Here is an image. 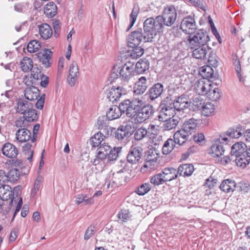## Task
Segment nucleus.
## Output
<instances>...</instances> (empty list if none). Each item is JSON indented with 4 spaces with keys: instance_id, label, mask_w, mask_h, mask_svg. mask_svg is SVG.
Masks as SVG:
<instances>
[{
    "instance_id": "1",
    "label": "nucleus",
    "mask_w": 250,
    "mask_h": 250,
    "mask_svg": "<svg viewBox=\"0 0 250 250\" xmlns=\"http://www.w3.org/2000/svg\"><path fill=\"white\" fill-rule=\"evenodd\" d=\"M172 11V7L165 8L163 12V16H158L155 19L147 18L144 22V32L142 29L132 32L127 39V42L129 47H136L139 46L143 42H152L153 39L157 33L163 32L165 25L170 26L172 25V16L167 17Z\"/></svg>"
},
{
    "instance_id": "2",
    "label": "nucleus",
    "mask_w": 250,
    "mask_h": 250,
    "mask_svg": "<svg viewBox=\"0 0 250 250\" xmlns=\"http://www.w3.org/2000/svg\"><path fill=\"white\" fill-rule=\"evenodd\" d=\"M172 97L170 95L162 101L160 105L161 111L157 116L160 122L164 123L162 127L164 130L172 129Z\"/></svg>"
},
{
    "instance_id": "3",
    "label": "nucleus",
    "mask_w": 250,
    "mask_h": 250,
    "mask_svg": "<svg viewBox=\"0 0 250 250\" xmlns=\"http://www.w3.org/2000/svg\"><path fill=\"white\" fill-rule=\"evenodd\" d=\"M143 104L141 100H135L130 102L129 100H124L121 103L122 112L128 117L135 118L137 121L138 114L140 110V104Z\"/></svg>"
},
{
    "instance_id": "4",
    "label": "nucleus",
    "mask_w": 250,
    "mask_h": 250,
    "mask_svg": "<svg viewBox=\"0 0 250 250\" xmlns=\"http://www.w3.org/2000/svg\"><path fill=\"white\" fill-rule=\"evenodd\" d=\"M117 71L121 81L128 82L135 75L134 64L130 62H127L120 66H118Z\"/></svg>"
},
{
    "instance_id": "5",
    "label": "nucleus",
    "mask_w": 250,
    "mask_h": 250,
    "mask_svg": "<svg viewBox=\"0 0 250 250\" xmlns=\"http://www.w3.org/2000/svg\"><path fill=\"white\" fill-rule=\"evenodd\" d=\"M174 49L175 55L178 54V56L175 57V60H173V75L177 77L178 76L180 77L184 74V69L183 68L184 62V55L181 52V50H177Z\"/></svg>"
},
{
    "instance_id": "6",
    "label": "nucleus",
    "mask_w": 250,
    "mask_h": 250,
    "mask_svg": "<svg viewBox=\"0 0 250 250\" xmlns=\"http://www.w3.org/2000/svg\"><path fill=\"white\" fill-rule=\"evenodd\" d=\"M188 41L190 45L196 46H205L209 40V36L206 31L200 30L192 38L188 37Z\"/></svg>"
},
{
    "instance_id": "7",
    "label": "nucleus",
    "mask_w": 250,
    "mask_h": 250,
    "mask_svg": "<svg viewBox=\"0 0 250 250\" xmlns=\"http://www.w3.org/2000/svg\"><path fill=\"white\" fill-rule=\"evenodd\" d=\"M211 53V48L208 46H201L193 50L192 56L196 59L207 60L208 62H211L213 61V57Z\"/></svg>"
},
{
    "instance_id": "8",
    "label": "nucleus",
    "mask_w": 250,
    "mask_h": 250,
    "mask_svg": "<svg viewBox=\"0 0 250 250\" xmlns=\"http://www.w3.org/2000/svg\"><path fill=\"white\" fill-rule=\"evenodd\" d=\"M213 87L208 80L202 78L198 80L194 85V90L198 95L206 96Z\"/></svg>"
},
{
    "instance_id": "9",
    "label": "nucleus",
    "mask_w": 250,
    "mask_h": 250,
    "mask_svg": "<svg viewBox=\"0 0 250 250\" xmlns=\"http://www.w3.org/2000/svg\"><path fill=\"white\" fill-rule=\"evenodd\" d=\"M180 25L183 32L189 35L194 33L197 29L194 19L190 16L184 18Z\"/></svg>"
},
{
    "instance_id": "10",
    "label": "nucleus",
    "mask_w": 250,
    "mask_h": 250,
    "mask_svg": "<svg viewBox=\"0 0 250 250\" xmlns=\"http://www.w3.org/2000/svg\"><path fill=\"white\" fill-rule=\"evenodd\" d=\"M133 130L130 125H121L117 129L113 130L112 133L115 139L118 141H123L129 137L132 134Z\"/></svg>"
},
{
    "instance_id": "11",
    "label": "nucleus",
    "mask_w": 250,
    "mask_h": 250,
    "mask_svg": "<svg viewBox=\"0 0 250 250\" xmlns=\"http://www.w3.org/2000/svg\"><path fill=\"white\" fill-rule=\"evenodd\" d=\"M142 105L140 104L137 117V122L140 123L148 119L154 112V109L152 105L148 104L142 107Z\"/></svg>"
},
{
    "instance_id": "12",
    "label": "nucleus",
    "mask_w": 250,
    "mask_h": 250,
    "mask_svg": "<svg viewBox=\"0 0 250 250\" xmlns=\"http://www.w3.org/2000/svg\"><path fill=\"white\" fill-rule=\"evenodd\" d=\"M52 53V52L49 49H45L38 52L37 56L42 65L48 68L50 66L51 64V59Z\"/></svg>"
},
{
    "instance_id": "13",
    "label": "nucleus",
    "mask_w": 250,
    "mask_h": 250,
    "mask_svg": "<svg viewBox=\"0 0 250 250\" xmlns=\"http://www.w3.org/2000/svg\"><path fill=\"white\" fill-rule=\"evenodd\" d=\"M0 197L7 204H8L9 201L12 200L13 201L14 192L12 191V188L8 185H2L0 187Z\"/></svg>"
},
{
    "instance_id": "14",
    "label": "nucleus",
    "mask_w": 250,
    "mask_h": 250,
    "mask_svg": "<svg viewBox=\"0 0 250 250\" xmlns=\"http://www.w3.org/2000/svg\"><path fill=\"white\" fill-rule=\"evenodd\" d=\"M16 139L20 143H25L32 140V133L28 128L18 129L16 132Z\"/></svg>"
},
{
    "instance_id": "15",
    "label": "nucleus",
    "mask_w": 250,
    "mask_h": 250,
    "mask_svg": "<svg viewBox=\"0 0 250 250\" xmlns=\"http://www.w3.org/2000/svg\"><path fill=\"white\" fill-rule=\"evenodd\" d=\"M164 91L163 85L159 83L153 84L148 90L147 94L151 101H154L160 97Z\"/></svg>"
},
{
    "instance_id": "16",
    "label": "nucleus",
    "mask_w": 250,
    "mask_h": 250,
    "mask_svg": "<svg viewBox=\"0 0 250 250\" xmlns=\"http://www.w3.org/2000/svg\"><path fill=\"white\" fill-rule=\"evenodd\" d=\"M147 86L148 83L146 78L142 76L135 83L133 92L136 95H142L146 91Z\"/></svg>"
},
{
    "instance_id": "17",
    "label": "nucleus",
    "mask_w": 250,
    "mask_h": 250,
    "mask_svg": "<svg viewBox=\"0 0 250 250\" xmlns=\"http://www.w3.org/2000/svg\"><path fill=\"white\" fill-rule=\"evenodd\" d=\"M107 118L106 116H102L98 118L97 124L99 126V129L105 134V135H112L113 130H115V128L110 127L107 125L106 121Z\"/></svg>"
},
{
    "instance_id": "18",
    "label": "nucleus",
    "mask_w": 250,
    "mask_h": 250,
    "mask_svg": "<svg viewBox=\"0 0 250 250\" xmlns=\"http://www.w3.org/2000/svg\"><path fill=\"white\" fill-rule=\"evenodd\" d=\"M2 152L4 156L8 158H14L17 156L18 150L13 144L6 143L2 147Z\"/></svg>"
},
{
    "instance_id": "19",
    "label": "nucleus",
    "mask_w": 250,
    "mask_h": 250,
    "mask_svg": "<svg viewBox=\"0 0 250 250\" xmlns=\"http://www.w3.org/2000/svg\"><path fill=\"white\" fill-rule=\"evenodd\" d=\"M121 103L119 106L112 105L107 111L106 116L108 121L118 119L123 114Z\"/></svg>"
},
{
    "instance_id": "20",
    "label": "nucleus",
    "mask_w": 250,
    "mask_h": 250,
    "mask_svg": "<svg viewBox=\"0 0 250 250\" xmlns=\"http://www.w3.org/2000/svg\"><path fill=\"white\" fill-rule=\"evenodd\" d=\"M125 91L124 89L120 86L117 87H112L109 91L107 95V98L108 100L113 103L117 102L123 92Z\"/></svg>"
},
{
    "instance_id": "21",
    "label": "nucleus",
    "mask_w": 250,
    "mask_h": 250,
    "mask_svg": "<svg viewBox=\"0 0 250 250\" xmlns=\"http://www.w3.org/2000/svg\"><path fill=\"white\" fill-rule=\"evenodd\" d=\"M33 106L34 105L32 103L20 99L17 102L16 111L24 116V114Z\"/></svg>"
},
{
    "instance_id": "22",
    "label": "nucleus",
    "mask_w": 250,
    "mask_h": 250,
    "mask_svg": "<svg viewBox=\"0 0 250 250\" xmlns=\"http://www.w3.org/2000/svg\"><path fill=\"white\" fill-rule=\"evenodd\" d=\"M142 156V152L138 147L131 148L127 156V161L132 164H136L139 161Z\"/></svg>"
},
{
    "instance_id": "23",
    "label": "nucleus",
    "mask_w": 250,
    "mask_h": 250,
    "mask_svg": "<svg viewBox=\"0 0 250 250\" xmlns=\"http://www.w3.org/2000/svg\"><path fill=\"white\" fill-rule=\"evenodd\" d=\"M182 30L181 28L177 27H173V36L175 39H173V41L176 40L177 45L175 44L174 48L177 50H181L183 47L182 42L184 41L183 39L181 38L182 35Z\"/></svg>"
},
{
    "instance_id": "24",
    "label": "nucleus",
    "mask_w": 250,
    "mask_h": 250,
    "mask_svg": "<svg viewBox=\"0 0 250 250\" xmlns=\"http://www.w3.org/2000/svg\"><path fill=\"white\" fill-rule=\"evenodd\" d=\"M39 89L34 86L27 87L24 90V96L29 101H34L40 96Z\"/></svg>"
},
{
    "instance_id": "25",
    "label": "nucleus",
    "mask_w": 250,
    "mask_h": 250,
    "mask_svg": "<svg viewBox=\"0 0 250 250\" xmlns=\"http://www.w3.org/2000/svg\"><path fill=\"white\" fill-rule=\"evenodd\" d=\"M194 170V168L192 164H182L178 167L177 173L184 177L189 176L192 174Z\"/></svg>"
},
{
    "instance_id": "26",
    "label": "nucleus",
    "mask_w": 250,
    "mask_h": 250,
    "mask_svg": "<svg viewBox=\"0 0 250 250\" xmlns=\"http://www.w3.org/2000/svg\"><path fill=\"white\" fill-rule=\"evenodd\" d=\"M173 106L175 110L180 111L185 108L188 107V102L187 98L184 95L178 97L173 102Z\"/></svg>"
},
{
    "instance_id": "27",
    "label": "nucleus",
    "mask_w": 250,
    "mask_h": 250,
    "mask_svg": "<svg viewBox=\"0 0 250 250\" xmlns=\"http://www.w3.org/2000/svg\"><path fill=\"white\" fill-rule=\"evenodd\" d=\"M244 128L240 125L229 128L226 132V135L231 138H238L244 135Z\"/></svg>"
},
{
    "instance_id": "28",
    "label": "nucleus",
    "mask_w": 250,
    "mask_h": 250,
    "mask_svg": "<svg viewBox=\"0 0 250 250\" xmlns=\"http://www.w3.org/2000/svg\"><path fill=\"white\" fill-rule=\"evenodd\" d=\"M149 68V62L146 59H141L136 63L135 66V71L138 74L144 73Z\"/></svg>"
},
{
    "instance_id": "29",
    "label": "nucleus",
    "mask_w": 250,
    "mask_h": 250,
    "mask_svg": "<svg viewBox=\"0 0 250 250\" xmlns=\"http://www.w3.org/2000/svg\"><path fill=\"white\" fill-rule=\"evenodd\" d=\"M247 146L242 142H238L233 145L231 149V153L235 157L239 154H243L246 153Z\"/></svg>"
},
{
    "instance_id": "30",
    "label": "nucleus",
    "mask_w": 250,
    "mask_h": 250,
    "mask_svg": "<svg viewBox=\"0 0 250 250\" xmlns=\"http://www.w3.org/2000/svg\"><path fill=\"white\" fill-rule=\"evenodd\" d=\"M232 59L233 62V64L234 65L235 69L237 73V75L239 82L240 83H242L244 85L248 86L247 84L245 83V81L244 78L242 77L241 74L240 73L241 65L238 57L235 53H233L232 54Z\"/></svg>"
},
{
    "instance_id": "31",
    "label": "nucleus",
    "mask_w": 250,
    "mask_h": 250,
    "mask_svg": "<svg viewBox=\"0 0 250 250\" xmlns=\"http://www.w3.org/2000/svg\"><path fill=\"white\" fill-rule=\"evenodd\" d=\"M188 133L183 129L176 131L173 136L174 143L181 145L186 142Z\"/></svg>"
},
{
    "instance_id": "32",
    "label": "nucleus",
    "mask_w": 250,
    "mask_h": 250,
    "mask_svg": "<svg viewBox=\"0 0 250 250\" xmlns=\"http://www.w3.org/2000/svg\"><path fill=\"white\" fill-rule=\"evenodd\" d=\"M39 34L45 40L48 39L52 35L51 27L47 23H43L39 26Z\"/></svg>"
},
{
    "instance_id": "33",
    "label": "nucleus",
    "mask_w": 250,
    "mask_h": 250,
    "mask_svg": "<svg viewBox=\"0 0 250 250\" xmlns=\"http://www.w3.org/2000/svg\"><path fill=\"white\" fill-rule=\"evenodd\" d=\"M235 182L229 179L223 181L220 186V189L225 192H230L233 191L235 188Z\"/></svg>"
},
{
    "instance_id": "34",
    "label": "nucleus",
    "mask_w": 250,
    "mask_h": 250,
    "mask_svg": "<svg viewBox=\"0 0 250 250\" xmlns=\"http://www.w3.org/2000/svg\"><path fill=\"white\" fill-rule=\"evenodd\" d=\"M57 7L56 4L52 1L47 3L44 7V13L48 18H52L57 14Z\"/></svg>"
},
{
    "instance_id": "35",
    "label": "nucleus",
    "mask_w": 250,
    "mask_h": 250,
    "mask_svg": "<svg viewBox=\"0 0 250 250\" xmlns=\"http://www.w3.org/2000/svg\"><path fill=\"white\" fill-rule=\"evenodd\" d=\"M164 48L166 50V53L164 58V67L167 69L170 70L172 64V60L171 59L172 49L169 48L168 45L166 44L164 45Z\"/></svg>"
},
{
    "instance_id": "36",
    "label": "nucleus",
    "mask_w": 250,
    "mask_h": 250,
    "mask_svg": "<svg viewBox=\"0 0 250 250\" xmlns=\"http://www.w3.org/2000/svg\"><path fill=\"white\" fill-rule=\"evenodd\" d=\"M224 152L223 146L221 144L216 143L210 147L209 153L213 157H218L222 156Z\"/></svg>"
},
{
    "instance_id": "37",
    "label": "nucleus",
    "mask_w": 250,
    "mask_h": 250,
    "mask_svg": "<svg viewBox=\"0 0 250 250\" xmlns=\"http://www.w3.org/2000/svg\"><path fill=\"white\" fill-rule=\"evenodd\" d=\"M235 157V161L238 167L244 168L250 164V158L246 154V152Z\"/></svg>"
},
{
    "instance_id": "38",
    "label": "nucleus",
    "mask_w": 250,
    "mask_h": 250,
    "mask_svg": "<svg viewBox=\"0 0 250 250\" xmlns=\"http://www.w3.org/2000/svg\"><path fill=\"white\" fill-rule=\"evenodd\" d=\"M197 121L193 118H191L186 121L183 125V129L187 132V133L191 134L196 130L197 126Z\"/></svg>"
},
{
    "instance_id": "39",
    "label": "nucleus",
    "mask_w": 250,
    "mask_h": 250,
    "mask_svg": "<svg viewBox=\"0 0 250 250\" xmlns=\"http://www.w3.org/2000/svg\"><path fill=\"white\" fill-rule=\"evenodd\" d=\"M106 135H104V133L99 131L91 137L90 140V143L92 147H96L101 145L104 137Z\"/></svg>"
},
{
    "instance_id": "40",
    "label": "nucleus",
    "mask_w": 250,
    "mask_h": 250,
    "mask_svg": "<svg viewBox=\"0 0 250 250\" xmlns=\"http://www.w3.org/2000/svg\"><path fill=\"white\" fill-rule=\"evenodd\" d=\"M132 49L127 51V55L130 56L132 59H137L142 56L144 53V49L141 46L136 47H130Z\"/></svg>"
},
{
    "instance_id": "41",
    "label": "nucleus",
    "mask_w": 250,
    "mask_h": 250,
    "mask_svg": "<svg viewBox=\"0 0 250 250\" xmlns=\"http://www.w3.org/2000/svg\"><path fill=\"white\" fill-rule=\"evenodd\" d=\"M201 109L202 114L205 116H209L214 114L215 110L214 104L210 102L204 103Z\"/></svg>"
},
{
    "instance_id": "42",
    "label": "nucleus",
    "mask_w": 250,
    "mask_h": 250,
    "mask_svg": "<svg viewBox=\"0 0 250 250\" xmlns=\"http://www.w3.org/2000/svg\"><path fill=\"white\" fill-rule=\"evenodd\" d=\"M6 176L7 182L15 183L19 179L20 172L17 168H12L9 171Z\"/></svg>"
},
{
    "instance_id": "43",
    "label": "nucleus",
    "mask_w": 250,
    "mask_h": 250,
    "mask_svg": "<svg viewBox=\"0 0 250 250\" xmlns=\"http://www.w3.org/2000/svg\"><path fill=\"white\" fill-rule=\"evenodd\" d=\"M122 148L121 147H114L112 148L110 146V150L108 152V161L110 162L116 160L118 157L120 153H121Z\"/></svg>"
},
{
    "instance_id": "44",
    "label": "nucleus",
    "mask_w": 250,
    "mask_h": 250,
    "mask_svg": "<svg viewBox=\"0 0 250 250\" xmlns=\"http://www.w3.org/2000/svg\"><path fill=\"white\" fill-rule=\"evenodd\" d=\"M24 118L27 119V121L30 122H34L38 120L39 115L37 111L34 109L33 107H32L24 114Z\"/></svg>"
},
{
    "instance_id": "45",
    "label": "nucleus",
    "mask_w": 250,
    "mask_h": 250,
    "mask_svg": "<svg viewBox=\"0 0 250 250\" xmlns=\"http://www.w3.org/2000/svg\"><path fill=\"white\" fill-rule=\"evenodd\" d=\"M22 70L24 72H28L31 70L33 67L32 59L28 57H24L21 62Z\"/></svg>"
},
{
    "instance_id": "46",
    "label": "nucleus",
    "mask_w": 250,
    "mask_h": 250,
    "mask_svg": "<svg viewBox=\"0 0 250 250\" xmlns=\"http://www.w3.org/2000/svg\"><path fill=\"white\" fill-rule=\"evenodd\" d=\"M26 143L22 146V151L26 155L27 159L29 161H31L34 153V150L32 148L33 146L28 142Z\"/></svg>"
},
{
    "instance_id": "47",
    "label": "nucleus",
    "mask_w": 250,
    "mask_h": 250,
    "mask_svg": "<svg viewBox=\"0 0 250 250\" xmlns=\"http://www.w3.org/2000/svg\"><path fill=\"white\" fill-rule=\"evenodd\" d=\"M139 12V8L138 6H134L132 10V12L130 15V23L128 25L126 31H128L133 26L135 23L137 17Z\"/></svg>"
},
{
    "instance_id": "48",
    "label": "nucleus",
    "mask_w": 250,
    "mask_h": 250,
    "mask_svg": "<svg viewBox=\"0 0 250 250\" xmlns=\"http://www.w3.org/2000/svg\"><path fill=\"white\" fill-rule=\"evenodd\" d=\"M200 74L205 79L208 80L213 77V69L209 66H204L201 68Z\"/></svg>"
},
{
    "instance_id": "49",
    "label": "nucleus",
    "mask_w": 250,
    "mask_h": 250,
    "mask_svg": "<svg viewBox=\"0 0 250 250\" xmlns=\"http://www.w3.org/2000/svg\"><path fill=\"white\" fill-rule=\"evenodd\" d=\"M160 173L163 179H164V183L169 186L167 182L172 181V168L166 167Z\"/></svg>"
},
{
    "instance_id": "50",
    "label": "nucleus",
    "mask_w": 250,
    "mask_h": 250,
    "mask_svg": "<svg viewBox=\"0 0 250 250\" xmlns=\"http://www.w3.org/2000/svg\"><path fill=\"white\" fill-rule=\"evenodd\" d=\"M208 93L206 96L211 101H216L221 97L220 89L217 87L212 88Z\"/></svg>"
},
{
    "instance_id": "51",
    "label": "nucleus",
    "mask_w": 250,
    "mask_h": 250,
    "mask_svg": "<svg viewBox=\"0 0 250 250\" xmlns=\"http://www.w3.org/2000/svg\"><path fill=\"white\" fill-rule=\"evenodd\" d=\"M41 47V43L38 40L30 41L27 45V51L30 53H34L37 51Z\"/></svg>"
},
{
    "instance_id": "52",
    "label": "nucleus",
    "mask_w": 250,
    "mask_h": 250,
    "mask_svg": "<svg viewBox=\"0 0 250 250\" xmlns=\"http://www.w3.org/2000/svg\"><path fill=\"white\" fill-rule=\"evenodd\" d=\"M173 8L174 9L175 12L174 21L176 20H178L179 21V20L182 19L187 13L182 4L180 5L177 6L176 8L173 6Z\"/></svg>"
},
{
    "instance_id": "53",
    "label": "nucleus",
    "mask_w": 250,
    "mask_h": 250,
    "mask_svg": "<svg viewBox=\"0 0 250 250\" xmlns=\"http://www.w3.org/2000/svg\"><path fill=\"white\" fill-rule=\"evenodd\" d=\"M29 123L30 122L27 121V119L24 118V116H23L22 117L18 118L15 121V126L19 129L22 128H28L30 125Z\"/></svg>"
},
{
    "instance_id": "54",
    "label": "nucleus",
    "mask_w": 250,
    "mask_h": 250,
    "mask_svg": "<svg viewBox=\"0 0 250 250\" xmlns=\"http://www.w3.org/2000/svg\"><path fill=\"white\" fill-rule=\"evenodd\" d=\"M145 137H147V131L146 128L141 127L135 131L134 138L135 140H141Z\"/></svg>"
},
{
    "instance_id": "55",
    "label": "nucleus",
    "mask_w": 250,
    "mask_h": 250,
    "mask_svg": "<svg viewBox=\"0 0 250 250\" xmlns=\"http://www.w3.org/2000/svg\"><path fill=\"white\" fill-rule=\"evenodd\" d=\"M151 189V186L149 183H144L141 185L135 192L139 195L143 196L147 193Z\"/></svg>"
},
{
    "instance_id": "56",
    "label": "nucleus",
    "mask_w": 250,
    "mask_h": 250,
    "mask_svg": "<svg viewBox=\"0 0 250 250\" xmlns=\"http://www.w3.org/2000/svg\"><path fill=\"white\" fill-rule=\"evenodd\" d=\"M147 137L150 139H155L158 134L159 129L155 125H150L146 130Z\"/></svg>"
},
{
    "instance_id": "57",
    "label": "nucleus",
    "mask_w": 250,
    "mask_h": 250,
    "mask_svg": "<svg viewBox=\"0 0 250 250\" xmlns=\"http://www.w3.org/2000/svg\"><path fill=\"white\" fill-rule=\"evenodd\" d=\"M13 204V200H11L9 201V203L8 204H7L5 202H4L1 198L0 197V210H1L3 212L4 214H7L9 211L10 210L11 207Z\"/></svg>"
},
{
    "instance_id": "58",
    "label": "nucleus",
    "mask_w": 250,
    "mask_h": 250,
    "mask_svg": "<svg viewBox=\"0 0 250 250\" xmlns=\"http://www.w3.org/2000/svg\"><path fill=\"white\" fill-rule=\"evenodd\" d=\"M150 183L154 186H159L164 184V179L161 176L160 173H157L151 177L150 180Z\"/></svg>"
},
{
    "instance_id": "59",
    "label": "nucleus",
    "mask_w": 250,
    "mask_h": 250,
    "mask_svg": "<svg viewBox=\"0 0 250 250\" xmlns=\"http://www.w3.org/2000/svg\"><path fill=\"white\" fill-rule=\"evenodd\" d=\"M170 142H172L171 138H169L164 143L162 147V153L163 154L167 155L172 151V147L170 146Z\"/></svg>"
},
{
    "instance_id": "60",
    "label": "nucleus",
    "mask_w": 250,
    "mask_h": 250,
    "mask_svg": "<svg viewBox=\"0 0 250 250\" xmlns=\"http://www.w3.org/2000/svg\"><path fill=\"white\" fill-rule=\"evenodd\" d=\"M78 74V66L76 63L73 62L70 66L69 76L77 77Z\"/></svg>"
},
{
    "instance_id": "61",
    "label": "nucleus",
    "mask_w": 250,
    "mask_h": 250,
    "mask_svg": "<svg viewBox=\"0 0 250 250\" xmlns=\"http://www.w3.org/2000/svg\"><path fill=\"white\" fill-rule=\"evenodd\" d=\"M192 101L193 105L199 109H201V108L202 107V105L205 103L203 99H202L199 96L193 97Z\"/></svg>"
},
{
    "instance_id": "62",
    "label": "nucleus",
    "mask_w": 250,
    "mask_h": 250,
    "mask_svg": "<svg viewBox=\"0 0 250 250\" xmlns=\"http://www.w3.org/2000/svg\"><path fill=\"white\" fill-rule=\"evenodd\" d=\"M118 218L123 222L126 221L130 218L128 210H121L118 213Z\"/></svg>"
},
{
    "instance_id": "63",
    "label": "nucleus",
    "mask_w": 250,
    "mask_h": 250,
    "mask_svg": "<svg viewBox=\"0 0 250 250\" xmlns=\"http://www.w3.org/2000/svg\"><path fill=\"white\" fill-rule=\"evenodd\" d=\"M117 68L118 65H116L113 66L112 69V71L110 73L109 78V80L110 81V82H112L117 78H119V74L117 71Z\"/></svg>"
},
{
    "instance_id": "64",
    "label": "nucleus",
    "mask_w": 250,
    "mask_h": 250,
    "mask_svg": "<svg viewBox=\"0 0 250 250\" xmlns=\"http://www.w3.org/2000/svg\"><path fill=\"white\" fill-rule=\"evenodd\" d=\"M95 227L94 226H90L86 229L84 235V239L86 240H88L94 234Z\"/></svg>"
}]
</instances>
